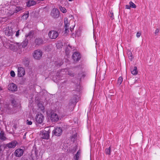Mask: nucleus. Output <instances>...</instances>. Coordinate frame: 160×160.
Listing matches in <instances>:
<instances>
[{
  "instance_id": "nucleus-1",
  "label": "nucleus",
  "mask_w": 160,
  "mask_h": 160,
  "mask_svg": "<svg viewBox=\"0 0 160 160\" xmlns=\"http://www.w3.org/2000/svg\"><path fill=\"white\" fill-rule=\"evenodd\" d=\"M78 96L74 95L73 98L70 100L69 103L66 106L64 109L67 111H72L76 103L78 101Z\"/></svg>"
},
{
  "instance_id": "nucleus-2",
  "label": "nucleus",
  "mask_w": 160,
  "mask_h": 160,
  "mask_svg": "<svg viewBox=\"0 0 160 160\" xmlns=\"http://www.w3.org/2000/svg\"><path fill=\"white\" fill-rule=\"evenodd\" d=\"M42 53L41 50L37 49L34 51L33 53V56L35 59L39 60L42 57Z\"/></svg>"
},
{
  "instance_id": "nucleus-3",
  "label": "nucleus",
  "mask_w": 160,
  "mask_h": 160,
  "mask_svg": "<svg viewBox=\"0 0 160 160\" xmlns=\"http://www.w3.org/2000/svg\"><path fill=\"white\" fill-rule=\"evenodd\" d=\"M12 28L10 27H7L3 28V31L5 35L8 36H12L13 34Z\"/></svg>"
},
{
  "instance_id": "nucleus-4",
  "label": "nucleus",
  "mask_w": 160,
  "mask_h": 160,
  "mask_svg": "<svg viewBox=\"0 0 160 160\" xmlns=\"http://www.w3.org/2000/svg\"><path fill=\"white\" fill-rule=\"evenodd\" d=\"M59 11L58 9L54 8L52 10L50 15L53 18H57L59 16Z\"/></svg>"
},
{
  "instance_id": "nucleus-5",
  "label": "nucleus",
  "mask_w": 160,
  "mask_h": 160,
  "mask_svg": "<svg viewBox=\"0 0 160 160\" xmlns=\"http://www.w3.org/2000/svg\"><path fill=\"white\" fill-rule=\"evenodd\" d=\"M62 128L61 127H58L55 128L52 131V134L56 136H61L62 133Z\"/></svg>"
},
{
  "instance_id": "nucleus-6",
  "label": "nucleus",
  "mask_w": 160,
  "mask_h": 160,
  "mask_svg": "<svg viewBox=\"0 0 160 160\" xmlns=\"http://www.w3.org/2000/svg\"><path fill=\"white\" fill-rule=\"evenodd\" d=\"M44 118V116L41 113L37 114L35 118L36 123L38 124L42 123L43 122Z\"/></svg>"
},
{
  "instance_id": "nucleus-7",
  "label": "nucleus",
  "mask_w": 160,
  "mask_h": 160,
  "mask_svg": "<svg viewBox=\"0 0 160 160\" xmlns=\"http://www.w3.org/2000/svg\"><path fill=\"white\" fill-rule=\"evenodd\" d=\"M58 36V32L55 30H52L49 31L48 33V36L52 39H56Z\"/></svg>"
},
{
  "instance_id": "nucleus-8",
  "label": "nucleus",
  "mask_w": 160,
  "mask_h": 160,
  "mask_svg": "<svg viewBox=\"0 0 160 160\" xmlns=\"http://www.w3.org/2000/svg\"><path fill=\"white\" fill-rule=\"evenodd\" d=\"M18 144V142L15 140H13L11 142L5 145V147L8 148H14Z\"/></svg>"
},
{
  "instance_id": "nucleus-9",
  "label": "nucleus",
  "mask_w": 160,
  "mask_h": 160,
  "mask_svg": "<svg viewBox=\"0 0 160 160\" xmlns=\"http://www.w3.org/2000/svg\"><path fill=\"white\" fill-rule=\"evenodd\" d=\"M20 47H21L20 43L14 42L13 44H10L9 45V47L12 50L20 48Z\"/></svg>"
},
{
  "instance_id": "nucleus-10",
  "label": "nucleus",
  "mask_w": 160,
  "mask_h": 160,
  "mask_svg": "<svg viewBox=\"0 0 160 160\" xmlns=\"http://www.w3.org/2000/svg\"><path fill=\"white\" fill-rule=\"evenodd\" d=\"M49 131L44 130L41 133V137L43 139H48L49 136Z\"/></svg>"
},
{
  "instance_id": "nucleus-11",
  "label": "nucleus",
  "mask_w": 160,
  "mask_h": 160,
  "mask_svg": "<svg viewBox=\"0 0 160 160\" xmlns=\"http://www.w3.org/2000/svg\"><path fill=\"white\" fill-rule=\"evenodd\" d=\"M81 58V57L80 53L78 52H74L72 55V58L75 62L79 61Z\"/></svg>"
},
{
  "instance_id": "nucleus-12",
  "label": "nucleus",
  "mask_w": 160,
  "mask_h": 160,
  "mask_svg": "<svg viewBox=\"0 0 160 160\" xmlns=\"http://www.w3.org/2000/svg\"><path fill=\"white\" fill-rule=\"evenodd\" d=\"M18 76L21 77L23 76L25 74V70L24 68L22 67L18 68Z\"/></svg>"
},
{
  "instance_id": "nucleus-13",
  "label": "nucleus",
  "mask_w": 160,
  "mask_h": 160,
  "mask_svg": "<svg viewBox=\"0 0 160 160\" xmlns=\"http://www.w3.org/2000/svg\"><path fill=\"white\" fill-rule=\"evenodd\" d=\"M23 152L24 151L21 148H18L15 151L14 154L16 156L20 157L23 155Z\"/></svg>"
},
{
  "instance_id": "nucleus-14",
  "label": "nucleus",
  "mask_w": 160,
  "mask_h": 160,
  "mask_svg": "<svg viewBox=\"0 0 160 160\" xmlns=\"http://www.w3.org/2000/svg\"><path fill=\"white\" fill-rule=\"evenodd\" d=\"M51 120L52 122L58 121L59 120L58 115L56 113H52L51 115Z\"/></svg>"
},
{
  "instance_id": "nucleus-15",
  "label": "nucleus",
  "mask_w": 160,
  "mask_h": 160,
  "mask_svg": "<svg viewBox=\"0 0 160 160\" xmlns=\"http://www.w3.org/2000/svg\"><path fill=\"white\" fill-rule=\"evenodd\" d=\"M8 90L11 91H16L17 90V87L14 83L10 84L8 86Z\"/></svg>"
},
{
  "instance_id": "nucleus-16",
  "label": "nucleus",
  "mask_w": 160,
  "mask_h": 160,
  "mask_svg": "<svg viewBox=\"0 0 160 160\" xmlns=\"http://www.w3.org/2000/svg\"><path fill=\"white\" fill-rule=\"evenodd\" d=\"M34 31L32 30L30 31L28 33L26 34L25 35V38H28L30 40L33 36Z\"/></svg>"
},
{
  "instance_id": "nucleus-17",
  "label": "nucleus",
  "mask_w": 160,
  "mask_h": 160,
  "mask_svg": "<svg viewBox=\"0 0 160 160\" xmlns=\"http://www.w3.org/2000/svg\"><path fill=\"white\" fill-rule=\"evenodd\" d=\"M28 38H25V39L23 41L22 43H20L21 46H22V47L23 48H25L26 47L28 43Z\"/></svg>"
},
{
  "instance_id": "nucleus-18",
  "label": "nucleus",
  "mask_w": 160,
  "mask_h": 160,
  "mask_svg": "<svg viewBox=\"0 0 160 160\" xmlns=\"http://www.w3.org/2000/svg\"><path fill=\"white\" fill-rule=\"evenodd\" d=\"M35 42L37 45H39L42 44L43 41L41 38H38L36 39Z\"/></svg>"
},
{
  "instance_id": "nucleus-19",
  "label": "nucleus",
  "mask_w": 160,
  "mask_h": 160,
  "mask_svg": "<svg viewBox=\"0 0 160 160\" xmlns=\"http://www.w3.org/2000/svg\"><path fill=\"white\" fill-rule=\"evenodd\" d=\"M35 1L33 0H28L27 2V6L28 7H30L36 4Z\"/></svg>"
},
{
  "instance_id": "nucleus-20",
  "label": "nucleus",
  "mask_w": 160,
  "mask_h": 160,
  "mask_svg": "<svg viewBox=\"0 0 160 160\" xmlns=\"http://www.w3.org/2000/svg\"><path fill=\"white\" fill-rule=\"evenodd\" d=\"M6 139L4 132L2 131H1L0 133V139L2 141H5Z\"/></svg>"
},
{
  "instance_id": "nucleus-21",
  "label": "nucleus",
  "mask_w": 160,
  "mask_h": 160,
  "mask_svg": "<svg viewBox=\"0 0 160 160\" xmlns=\"http://www.w3.org/2000/svg\"><path fill=\"white\" fill-rule=\"evenodd\" d=\"M86 76V74L84 72H81L79 73L77 76L78 79L80 80L82 78H84Z\"/></svg>"
},
{
  "instance_id": "nucleus-22",
  "label": "nucleus",
  "mask_w": 160,
  "mask_h": 160,
  "mask_svg": "<svg viewBox=\"0 0 160 160\" xmlns=\"http://www.w3.org/2000/svg\"><path fill=\"white\" fill-rule=\"evenodd\" d=\"M131 72L134 75L137 74L138 71H137V68L136 67H134L133 68L131 69Z\"/></svg>"
},
{
  "instance_id": "nucleus-23",
  "label": "nucleus",
  "mask_w": 160,
  "mask_h": 160,
  "mask_svg": "<svg viewBox=\"0 0 160 160\" xmlns=\"http://www.w3.org/2000/svg\"><path fill=\"white\" fill-rule=\"evenodd\" d=\"M14 7H15V8H14V11L15 13H17L22 9V7L20 6Z\"/></svg>"
},
{
  "instance_id": "nucleus-24",
  "label": "nucleus",
  "mask_w": 160,
  "mask_h": 160,
  "mask_svg": "<svg viewBox=\"0 0 160 160\" xmlns=\"http://www.w3.org/2000/svg\"><path fill=\"white\" fill-rule=\"evenodd\" d=\"M72 46L68 45L66 48L65 52L67 54H68L70 52V50L71 49Z\"/></svg>"
},
{
  "instance_id": "nucleus-25",
  "label": "nucleus",
  "mask_w": 160,
  "mask_h": 160,
  "mask_svg": "<svg viewBox=\"0 0 160 160\" xmlns=\"http://www.w3.org/2000/svg\"><path fill=\"white\" fill-rule=\"evenodd\" d=\"M11 103L14 107L15 108L16 107L17 102L14 98H12L11 99Z\"/></svg>"
},
{
  "instance_id": "nucleus-26",
  "label": "nucleus",
  "mask_w": 160,
  "mask_h": 160,
  "mask_svg": "<svg viewBox=\"0 0 160 160\" xmlns=\"http://www.w3.org/2000/svg\"><path fill=\"white\" fill-rule=\"evenodd\" d=\"M77 135L75 133L73 134L71 137V140L72 141L74 142L77 138Z\"/></svg>"
},
{
  "instance_id": "nucleus-27",
  "label": "nucleus",
  "mask_w": 160,
  "mask_h": 160,
  "mask_svg": "<svg viewBox=\"0 0 160 160\" xmlns=\"http://www.w3.org/2000/svg\"><path fill=\"white\" fill-rule=\"evenodd\" d=\"M15 13L14 10H9L7 13V15L8 16H11Z\"/></svg>"
},
{
  "instance_id": "nucleus-28",
  "label": "nucleus",
  "mask_w": 160,
  "mask_h": 160,
  "mask_svg": "<svg viewBox=\"0 0 160 160\" xmlns=\"http://www.w3.org/2000/svg\"><path fill=\"white\" fill-rule=\"evenodd\" d=\"M105 152L106 154H108L109 155H110L111 154V148L110 147H109L108 148H107L105 149Z\"/></svg>"
},
{
  "instance_id": "nucleus-29",
  "label": "nucleus",
  "mask_w": 160,
  "mask_h": 160,
  "mask_svg": "<svg viewBox=\"0 0 160 160\" xmlns=\"http://www.w3.org/2000/svg\"><path fill=\"white\" fill-rule=\"evenodd\" d=\"M129 4L130 5V7H131V8H136V5L134 3L130 1V2H129Z\"/></svg>"
},
{
  "instance_id": "nucleus-30",
  "label": "nucleus",
  "mask_w": 160,
  "mask_h": 160,
  "mask_svg": "<svg viewBox=\"0 0 160 160\" xmlns=\"http://www.w3.org/2000/svg\"><path fill=\"white\" fill-rule=\"evenodd\" d=\"M5 148H6L5 147V144L0 145V153L2 152L3 150H4Z\"/></svg>"
},
{
  "instance_id": "nucleus-31",
  "label": "nucleus",
  "mask_w": 160,
  "mask_h": 160,
  "mask_svg": "<svg viewBox=\"0 0 160 160\" xmlns=\"http://www.w3.org/2000/svg\"><path fill=\"white\" fill-rule=\"evenodd\" d=\"M123 81V78L122 77H119L118 80V83L119 85H120Z\"/></svg>"
},
{
  "instance_id": "nucleus-32",
  "label": "nucleus",
  "mask_w": 160,
  "mask_h": 160,
  "mask_svg": "<svg viewBox=\"0 0 160 160\" xmlns=\"http://www.w3.org/2000/svg\"><path fill=\"white\" fill-rule=\"evenodd\" d=\"M38 106L41 110H43L44 109V107L43 106L42 104V103H39L38 104Z\"/></svg>"
},
{
  "instance_id": "nucleus-33",
  "label": "nucleus",
  "mask_w": 160,
  "mask_h": 160,
  "mask_svg": "<svg viewBox=\"0 0 160 160\" xmlns=\"http://www.w3.org/2000/svg\"><path fill=\"white\" fill-rule=\"evenodd\" d=\"M61 11L63 13H65L67 12L66 9L64 8H62L61 7L60 8Z\"/></svg>"
},
{
  "instance_id": "nucleus-34",
  "label": "nucleus",
  "mask_w": 160,
  "mask_h": 160,
  "mask_svg": "<svg viewBox=\"0 0 160 160\" xmlns=\"http://www.w3.org/2000/svg\"><path fill=\"white\" fill-rule=\"evenodd\" d=\"M128 56L129 58L130 59H131L132 58V53L130 51H129L128 53Z\"/></svg>"
},
{
  "instance_id": "nucleus-35",
  "label": "nucleus",
  "mask_w": 160,
  "mask_h": 160,
  "mask_svg": "<svg viewBox=\"0 0 160 160\" xmlns=\"http://www.w3.org/2000/svg\"><path fill=\"white\" fill-rule=\"evenodd\" d=\"M11 76L12 77H14L15 76V74L14 71L12 70L10 73Z\"/></svg>"
},
{
  "instance_id": "nucleus-36",
  "label": "nucleus",
  "mask_w": 160,
  "mask_h": 160,
  "mask_svg": "<svg viewBox=\"0 0 160 160\" xmlns=\"http://www.w3.org/2000/svg\"><path fill=\"white\" fill-rule=\"evenodd\" d=\"M34 153L35 155V156L36 157H38V150H37V149L36 148L34 150Z\"/></svg>"
},
{
  "instance_id": "nucleus-37",
  "label": "nucleus",
  "mask_w": 160,
  "mask_h": 160,
  "mask_svg": "<svg viewBox=\"0 0 160 160\" xmlns=\"http://www.w3.org/2000/svg\"><path fill=\"white\" fill-rule=\"evenodd\" d=\"M80 155L76 154L74 157V158L75 160H78Z\"/></svg>"
},
{
  "instance_id": "nucleus-38",
  "label": "nucleus",
  "mask_w": 160,
  "mask_h": 160,
  "mask_svg": "<svg viewBox=\"0 0 160 160\" xmlns=\"http://www.w3.org/2000/svg\"><path fill=\"white\" fill-rule=\"evenodd\" d=\"M68 74L71 77H73L74 76V73L70 71L68 72Z\"/></svg>"
},
{
  "instance_id": "nucleus-39",
  "label": "nucleus",
  "mask_w": 160,
  "mask_h": 160,
  "mask_svg": "<svg viewBox=\"0 0 160 160\" xmlns=\"http://www.w3.org/2000/svg\"><path fill=\"white\" fill-rule=\"evenodd\" d=\"M65 30L67 31V30H68L69 29V24H67L65 25Z\"/></svg>"
},
{
  "instance_id": "nucleus-40",
  "label": "nucleus",
  "mask_w": 160,
  "mask_h": 160,
  "mask_svg": "<svg viewBox=\"0 0 160 160\" xmlns=\"http://www.w3.org/2000/svg\"><path fill=\"white\" fill-rule=\"evenodd\" d=\"M26 123H27V124L28 125H31L32 124V122L28 120H27Z\"/></svg>"
},
{
  "instance_id": "nucleus-41",
  "label": "nucleus",
  "mask_w": 160,
  "mask_h": 160,
  "mask_svg": "<svg viewBox=\"0 0 160 160\" xmlns=\"http://www.w3.org/2000/svg\"><path fill=\"white\" fill-rule=\"evenodd\" d=\"M28 16H29V14L28 13L25 14L23 15V17H25V18L26 19H27V18H28Z\"/></svg>"
},
{
  "instance_id": "nucleus-42",
  "label": "nucleus",
  "mask_w": 160,
  "mask_h": 160,
  "mask_svg": "<svg viewBox=\"0 0 160 160\" xmlns=\"http://www.w3.org/2000/svg\"><path fill=\"white\" fill-rule=\"evenodd\" d=\"M64 25L66 24H68L67 19L66 18H64Z\"/></svg>"
},
{
  "instance_id": "nucleus-43",
  "label": "nucleus",
  "mask_w": 160,
  "mask_h": 160,
  "mask_svg": "<svg viewBox=\"0 0 160 160\" xmlns=\"http://www.w3.org/2000/svg\"><path fill=\"white\" fill-rule=\"evenodd\" d=\"M20 30H18V31L16 32V34L15 36L17 37H18L19 36V32Z\"/></svg>"
},
{
  "instance_id": "nucleus-44",
  "label": "nucleus",
  "mask_w": 160,
  "mask_h": 160,
  "mask_svg": "<svg viewBox=\"0 0 160 160\" xmlns=\"http://www.w3.org/2000/svg\"><path fill=\"white\" fill-rule=\"evenodd\" d=\"M141 35V33L140 32H138L136 34V36L138 38H139Z\"/></svg>"
},
{
  "instance_id": "nucleus-45",
  "label": "nucleus",
  "mask_w": 160,
  "mask_h": 160,
  "mask_svg": "<svg viewBox=\"0 0 160 160\" xmlns=\"http://www.w3.org/2000/svg\"><path fill=\"white\" fill-rule=\"evenodd\" d=\"M126 8L127 9H130L131 8V7H130V5H127L125 6Z\"/></svg>"
},
{
  "instance_id": "nucleus-46",
  "label": "nucleus",
  "mask_w": 160,
  "mask_h": 160,
  "mask_svg": "<svg viewBox=\"0 0 160 160\" xmlns=\"http://www.w3.org/2000/svg\"><path fill=\"white\" fill-rule=\"evenodd\" d=\"M110 14L111 15H110V17L112 18V19H114L113 17V13L110 12Z\"/></svg>"
},
{
  "instance_id": "nucleus-47",
  "label": "nucleus",
  "mask_w": 160,
  "mask_h": 160,
  "mask_svg": "<svg viewBox=\"0 0 160 160\" xmlns=\"http://www.w3.org/2000/svg\"><path fill=\"white\" fill-rule=\"evenodd\" d=\"M159 30L158 28H157L155 31V34H157L159 32Z\"/></svg>"
},
{
  "instance_id": "nucleus-48",
  "label": "nucleus",
  "mask_w": 160,
  "mask_h": 160,
  "mask_svg": "<svg viewBox=\"0 0 160 160\" xmlns=\"http://www.w3.org/2000/svg\"><path fill=\"white\" fill-rule=\"evenodd\" d=\"M80 153H81V152H80V151L79 150L77 152V153H76V154H78V155H80Z\"/></svg>"
},
{
  "instance_id": "nucleus-49",
  "label": "nucleus",
  "mask_w": 160,
  "mask_h": 160,
  "mask_svg": "<svg viewBox=\"0 0 160 160\" xmlns=\"http://www.w3.org/2000/svg\"><path fill=\"white\" fill-rule=\"evenodd\" d=\"M25 61H26V62H27V63H26V64H25V65L26 66H27L29 65L28 62V61L27 60H25Z\"/></svg>"
},
{
  "instance_id": "nucleus-50",
  "label": "nucleus",
  "mask_w": 160,
  "mask_h": 160,
  "mask_svg": "<svg viewBox=\"0 0 160 160\" xmlns=\"http://www.w3.org/2000/svg\"><path fill=\"white\" fill-rule=\"evenodd\" d=\"M93 37L94 38V39H96V37H95V38H94V35Z\"/></svg>"
},
{
  "instance_id": "nucleus-51",
  "label": "nucleus",
  "mask_w": 160,
  "mask_h": 160,
  "mask_svg": "<svg viewBox=\"0 0 160 160\" xmlns=\"http://www.w3.org/2000/svg\"><path fill=\"white\" fill-rule=\"evenodd\" d=\"M3 45L5 46V47H6V46H5V43H3Z\"/></svg>"
},
{
  "instance_id": "nucleus-52",
  "label": "nucleus",
  "mask_w": 160,
  "mask_h": 160,
  "mask_svg": "<svg viewBox=\"0 0 160 160\" xmlns=\"http://www.w3.org/2000/svg\"><path fill=\"white\" fill-rule=\"evenodd\" d=\"M73 0H68L69 1H72Z\"/></svg>"
},
{
  "instance_id": "nucleus-53",
  "label": "nucleus",
  "mask_w": 160,
  "mask_h": 160,
  "mask_svg": "<svg viewBox=\"0 0 160 160\" xmlns=\"http://www.w3.org/2000/svg\"><path fill=\"white\" fill-rule=\"evenodd\" d=\"M95 42H96V44H97V42H96V40H95Z\"/></svg>"
},
{
  "instance_id": "nucleus-54",
  "label": "nucleus",
  "mask_w": 160,
  "mask_h": 160,
  "mask_svg": "<svg viewBox=\"0 0 160 160\" xmlns=\"http://www.w3.org/2000/svg\"><path fill=\"white\" fill-rule=\"evenodd\" d=\"M63 82H64V83H65V82L66 83V81H64Z\"/></svg>"
},
{
  "instance_id": "nucleus-55",
  "label": "nucleus",
  "mask_w": 160,
  "mask_h": 160,
  "mask_svg": "<svg viewBox=\"0 0 160 160\" xmlns=\"http://www.w3.org/2000/svg\"><path fill=\"white\" fill-rule=\"evenodd\" d=\"M17 112V111H15V112H14V113H15V112Z\"/></svg>"
}]
</instances>
